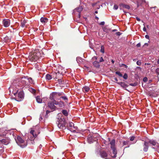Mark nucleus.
Instances as JSON below:
<instances>
[{
  "label": "nucleus",
  "mask_w": 159,
  "mask_h": 159,
  "mask_svg": "<svg viewBox=\"0 0 159 159\" xmlns=\"http://www.w3.org/2000/svg\"><path fill=\"white\" fill-rule=\"evenodd\" d=\"M42 56H40V53L39 51L36 50L31 52L29 58L32 61H35Z\"/></svg>",
  "instance_id": "obj_1"
},
{
  "label": "nucleus",
  "mask_w": 159,
  "mask_h": 159,
  "mask_svg": "<svg viewBox=\"0 0 159 159\" xmlns=\"http://www.w3.org/2000/svg\"><path fill=\"white\" fill-rule=\"evenodd\" d=\"M19 88H16V90H13L12 92L13 93L15 96H16L15 99L17 101H21L24 98V94L22 90H20V91L18 93Z\"/></svg>",
  "instance_id": "obj_2"
},
{
  "label": "nucleus",
  "mask_w": 159,
  "mask_h": 159,
  "mask_svg": "<svg viewBox=\"0 0 159 159\" xmlns=\"http://www.w3.org/2000/svg\"><path fill=\"white\" fill-rule=\"evenodd\" d=\"M56 123L58 127L60 129H66V122L63 116H62L60 118H58L56 122Z\"/></svg>",
  "instance_id": "obj_3"
},
{
  "label": "nucleus",
  "mask_w": 159,
  "mask_h": 159,
  "mask_svg": "<svg viewBox=\"0 0 159 159\" xmlns=\"http://www.w3.org/2000/svg\"><path fill=\"white\" fill-rule=\"evenodd\" d=\"M27 82H26V77H23L17 83L16 87H18L19 89L22 90V88L27 85Z\"/></svg>",
  "instance_id": "obj_4"
},
{
  "label": "nucleus",
  "mask_w": 159,
  "mask_h": 159,
  "mask_svg": "<svg viewBox=\"0 0 159 159\" xmlns=\"http://www.w3.org/2000/svg\"><path fill=\"white\" fill-rule=\"evenodd\" d=\"M15 140L18 144L22 148L25 147L27 145V142H25L20 136H18Z\"/></svg>",
  "instance_id": "obj_5"
},
{
  "label": "nucleus",
  "mask_w": 159,
  "mask_h": 159,
  "mask_svg": "<svg viewBox=\"0 0 159 159\" xmlns=\"http://www.w3.org/2000/svg\"><path fill=\"white\" fill-rule=\"evenodd\" d=\"M63 94H64L63 93L53 92L50 94L49 97V99L52 100L57 99V96H60L61 95H63Z\"/></svg>",
  "instance_id": "obj_6"
},
{
  "label": "nucleus",
  "mask_w": 159,
  "mask_h": 159,
  "mask_svg": "<svg viewBox=\"0 0 159 159\" xmlns=\"http://www.w3.org/2000/svg\"><path fill=\"white\" fill-rule=\"evenodd\" d=\"M51 101H49L48 102V107L52 110H55L56 109V107L54 105L55 102L53 100L50 99Z\"/></svg>",
  "instance_id": "obj_7"
},
{
  "label": "nucleus",
  "mask_w": 159,
  "mask_h": 159,
  "mask_svg": "<svg viewBox=\"0 0 159 159\" xmlns=\"http://www.w3.org/2000/svg\"><path fill=\"white\" fill-rule=\"evenodd\" d=\"M68 128L71 132H75L77 127L74 126V124L73 123L69 122Z\"/></svg>",
  "instance_id": "obj_8"
},
{
  "label": "nucleus",
  "mask_w": 159,
  "mask_h": 159,
  "mask_svg": "<svg viewBox=\"0 0 159 159\" xmlns=\"http://www.w3.org/2000/svg\"><path fill=\"white\" fill-rule=\"evenodd\" d=\"M2 24L5 27H9L10 24V21L9 19H4L2 21Z\"/></svg>",
  "instance_id": "obj_9"
},
{
  "label": "nucleus",
  "mask_w": 159,
  "mask_h": 159,
  "mask_svg": "<svg viewBox=\"0 0 159 159\" xmlns=\"http://www.w3.org/2000/svg\"><path fill=\"white\" fill-rule=\"evenodd\" d=\"M111 149L112 150V153L111 154V156L113 158H116V154L117 153L116 148Z\"/></svg>",
  "instance_id": "obj_10"
},
{
  "label": "nucleus",
  "mask_w": 159,
  "mask_h": 159,
  "mask_svg": "<svg viewBox=\"0 0 159 159\" xmlns=\"http://www.w3.org/2000/svg\"><path fill=\"white\" fill-rule=\"evenodd\" d=\"M0 142L3 144L7 145L9 143V140L7 138H5L2 139H0Z\"/></svg>",
  "instance_id": "obj_11"
},
{
  "label": "nucleus",
  "mask_w": 159,
  "mask_h": 159,
  "mask_svg": "<svg viewBox=\"0 0 159 159\" xmlns=\"http://www.w3.org/2000/svg\"><path fill=\"white\" fill-rule=\"evenodd\" d=\"M148 142L146 141H145L143 145V150L146 152L148 151Z\"/></svg>",
  "instance_id": "obj_12"
},
{
  "label": "nucleus",
  "mask_w": 159,
  "mask_h": 159,
  "mask_svg": "<svg viewBox=\"0 0 159 159\" xmlns=\"http://www.w3.org/2000/svg\"><path fill=\"white\" fill-rule=\"evenodd\" d=\"M53 101L55 102V105H58V106L60 107H62L64 106V103L62 101H57L55 99H53Z\"/></svg>",
  "instance_id": "obj_13"
},
{
  "label": "nucleus",
  "mask_w": 159,
  "mask_h": 159,
  "mask_svg": "<svg viewBox=\"0 0 159 159\" xmlns=\"http://www.w3.org/2000/svg\"><path fill=\"white\" fill-rule=\"evenodd\" d=\"M100 155L102 157L107 159L108 154L106 152L102 151L100 152Z\"/></svg>",
  "instance_id": "obj_14"
},
{
  "label": "nucleus",
  "mask_w": 159,
  "mask_h": 159,
  "mask_svg": "<svg viewBox=\"0 0 159 159\" xmlns=\"http://www.w3.org/2000/svg\"><path fill=\"white\" fill-rule=\"evenodd\" d=\"M34 131L32 129L30 131V133L33 136V137L30 138L31 140H33L37 136V135L36 134H34Z\"/></svg>",
  "instance_id": "obj_15"
},
{
  "label": "nucleus",
  "mask_w": 159,
  "mask_h": 159,
  "mask_svg": "<svg viewBox=\"0 0 159 159\" xmlns=\"http://www.w3.org/2000/svg\"><path fill=\"white\" fill-rule=\"evenodd\" d=\"M48 21V19L46 17H42L40 19V21L43 24H45Z\"/></svg>",
  "instance_id": "obj_16"
},
{
  "label": "nucleus",
  "mask_w": 159,
  "mask_h": 159,
  "mask_svg": "<svg viewBox=\"0 0 159 159\" xmlns=\"http://www.w3.org/2000/svg\"><path fill=\"white\" fill-rule=\"evenodd\" d=\"M111 145V148H116L115 147V140L114 139L111 140L110 143Z\"/></svg>",
  "instance_id": "obj_17"
},
{
  "label": "nucleus",
  "mask_w": 159,
  "mask_h": 159,
  "mask_svg": "<svg viewBox=\"0 0 159 159\" xmlns=\"http://www.w3.org/2000/svg\"><path fill=\"white\" fill-rule=\"evenodd\" d=\"M117 83L123 88H126L128 87V85L124 82H117Z\"/></svg>",
  "instance_id": "obj_18"
},
{
  "label": "nucleus",
  "mask_w": 159,
  "mask_h": 159,
  "mask_svg": "<svg viewBox=\"0 0 159 159\" xmlns=\"http://www.w3.org/2000/svg\"><path fill=\"white\" fill-rule=\"evenodd\" d=\"M90 90V88L89 87L85 86L83 87L82 88V90L84 93L88 92Z\"/></svg>",
  "instance_id": "obj_19"
},
{
  "label": "nucleus",
  "mask_w": 159,
  "mask_h": 159,
  "mask_svg": "<svg viewBox=\"0 0 159 159\" xmlns=\"http://www.w3.org/2000/svg\"><path fill=\"white\" fill-rule=\"evenodd\" d=\"M87 141L89 143H91L93 142V140L92 136H90L88 138Z\"/></svg>",
  "instance_id": "obj_20"
},
{
  "label": "nucleus",
  "mask_w": 159,
  "mask_h": 159,
  "mask_svg": "<svg viewBox=\"0 0 159 159\" xmlns=\"http://www.w3.org/2000/svg\"><path fill=\"white\" fill-rule=\"evenodd\" d=\"M93 64L94 66L97 68L99 67V63L97 61H94L93 63Z\"/></svg>",
  "instance_id": "obj_21"
},
{
  "label": "nucleus",
  "mask_w": 159,
  "mask_h": 159,
  "mask_svg": "<svg viewBox=\"0 0 159 159\" xmlns=\"http://www.w3.org/2000/svg\"><path fill=\"white\" fill-rule=\"evenodd\" d=\"M3 41L5 42H8L10 41V39L8 36H6L4 38Z\"/></svg>",
  "instance_id": "obj_22"
},
{
  "label": "nucleus",
  "mask_w": 159,
  "mask_h": 159,
  "mask_svg": "<svg viewBox=\"0 0 159 159\" xmlns=\"http://www.w3.org/2000/svg\"><path fill=\"white\" fill-rule=\"evenodd\" d=\"M120 6H122L123 7L125 8L128 9H129L130 8V7L128 5H125V4H121L120 5Z\"/></svg>",
  "instance_id": "obj_23"
},
{
  "label": "nucleus",
  "mask_w": 159,
  "mask_h": 159,
  "mask_svg": "<svg viewBox=\"0 0 159 159\" xmlns=\"http://www.w3.org/2000/svg\"><path fill=\"white\" fill-rule=\"evenodd\" d=\"M36 100L37 102L38 103H41L42 102V100L41 98H40V97L39 96H38L36 97Z\"/></svg>",
  "instance_id": "obj_24"
},
{
  "label": "nucleus",
  "mask_w": 159,
  "mask_h": 159,
  "mask_svg": "<svg viewBox=\"0 0 159 159\" xmlns=\"http://www.w3.org/2000/svg\"><path fill=\"white\" fill-rule=\"evenodd\" d=\"M148 142V144L149 143L151 144L154 146L157 143L155 141L153 140H149Z\"/></svg>",
  "instance_id": "obj_25"
},
{
  "label": "nucleus",
  "mask_w": 159,
  "mask_h": 159,
  "mask_svg": "<svg viewBox=\"0 0 159 159\" xmlns=\"http://www.w3.org/2000/svg\"><path fill=\"white\" fill-rule=\"evenodd\" d=\"M26 82H27V84H28V81H29V82L30 84H32L33 83V81L32 80V79L31 78H26Z\"/></svg>",
  "instance_id": "obj_26"
},
{
  "label": "nucleus",
  "mask_w": 159,
  "mask_h": 159,
  "mask_svg": "<svg viewBox=\"0 0 159 159\" xmlns=\"http://www.w3.org/2000/svg\"><path fill=\"white\" fill-rule=\"evenodd\" d=\"M103 30L104 32L106 33H108L110 30V29H109L107 26H106L103 27Z\"/></svg>",
  "instance_id": "obj_27"
},
{
  "label": "nucleus",
  "mask_w": 159,
  "mask_h": 159,
  "mask_svg": "<svg viewBox=\"0 0 159 159\" xmlns=\"http://www.w3.org/2000/svg\"><path fill=\"white\" fill-rule=\"evenodd\" d=\"M46 78L47 80H50L52 79V77L50 74H47L46 76Z\"/></svg>",
  "instance_id": "obj_28"
},
{
  "label": "nucleus",
  "mask_w": 159,
  "mask_h": 159,
  "mask_svg": "<svg viewBox=\"0 0 159 159\" xmlns=\"http://www.w3.org/2000/svg\"><path fill=\"white\" fill-rule=\"evenodd\" d=\"M83 8L81 6L79 7L78 8L76 9L77 11L80 13V12L82 11Z\"/></svg>",
  "instance_id": "obj_29"
},
{
  "label": "nucleus",
  "mask_w": 159,
  "mask_h": 159,
  "mask_svg": "<svg viewBox=\"0 0 159 159\" xmlns=\"http://www.w3.org/2000/svg\"><path fill=\"white\" fill-rule=\"evenodd\" d=\"M26 23V20H24L23 21L21 22V26L22 27H24L25 26V24Z\"/></svg>",
  "instance_id": "obj_30"
},
{
  "label": "nucleus",
  "mask_w": 159,
  "mask_h": 159,
  "mask_svg": "<svg viewBox=\"0 0 159 159\" xmlns=\"http://www.w3.org/2000/svg\"><path fill=\"white\" fill-rule=\"evenodd\" d=\"M62 113L65 116H68V113L66 110H63L62 111Z\"/></svg>",
  "instance_id": "obj_31"
},
{
  "label": "nucleus",
  "mask_w": 159,
  "mask_h": 159,
  "mask_svg": "<svg viewBox=\"0 0 159 159\" xmlns=\"http://www.w3.org/2000/svg\"><path fill=\"white\" fill-rule=\"evenodd\" d=\"M61 98H62L66 102H67L68 101V98L66 96H62L61 97Z\"/></svg>",
  "instance_id": "obj_32"
},
{
  "label": "nucleus",
  "mask_w": 159,
  "mask_h": 159,
  "mask_svg": "<svg viewBox=\"0 0 159 159\" xmlns=\"http://www.w3.org/2000/svg\"><path fill=\"white\" fill-rule=\"evenodd\" d=\"M129 141H123L122 142V144L123 146L127 145L128 144Z\"/></svg>",
  "instance_id": "obj_33"
},
{
  "label": "nucleus",
  "mask_w": 159,
  "mask_h": 159,
  "mask_svg": "<svg viewBox=\"0 0 159 159\" xmlns=\"http://www.w3.org/2000/svg\"><path fill=\"white\" fill-rule=\"evenodd\" d=\"M120 67H124L126 68H128V66L127 65L123 64H120Z\"/></svg>",
  "instance_id": "obj_34"
},
{
  "label": "nucleus",
  "mask_w": 159,
  "mask_h": 159,
  "mask_svg": "<svg viewBox=\"0 0 159 159\" xmlns=\"http://www.w3.org/2000/svg\"><path fill=\"white\" fill-rule=\"evenodd\" d=\"M116 74L117 75H118L119 76L122 77V74L120 73V72L119 71H116Z\"/></svg>",
  "instance_id": "obj_35"
},
{
  "label": "nucleus",
  "mask_w": 159,
  "mask_h": 159,
  "mask_svg": "<svg viewBox=\"0 0 159 159\" xmlns=\"http://www.w3.org/2000/svg\"><path fill=\"white\" fill-rule=\"evenodd\" d=\"M101 52L102 53L104 52V48L103 46H102L101 47Z\"/></svg>",
  "instance_id": "obj_36"
},
{
  "label": "nucleus",
  "mask_w": 159,
  "mask_h": 159,
  "mask_svg": "<svg viewBox=\"0 0 159 159\" xmlns=\"http://www.w3.org/2000/svg\"><path fill=\"white\" fill-rule=\"evenodd\" d=\"M136 64L138 66H140L141 64V61L140 60L136 62Z\"/></svg>",
  "instance_id": "obj_37"
},
{
  "label": "nucleus",
  "mask_w": 159,
  "mask_h": 159,
  "mask_svg": "<svg viewBox=\"0 0 159 159\" xmlns=\"http://www.w3.org/2000/svg\"><path fill=\"white\" fill-rule=\"evenodd\" d=\"M123 78L125 79H127L128 78V75L127 74L125 73L123 76Z\"/></svg>",
  "instance_id": "obj_38"
},
{
  "label": "nucleus",
  "mask_w": 159,
  "mask_h": 159,
  "mask_svg": "<svg viewBox=\"0 0 159 159\" xmlns=\"http://www.w3.org/2000/svg\"><path fill=\"white\" fill-rule=\"evenodd\" d=\"M118 6L117 5L115 4L114 6L113 9L115 10H116L118 9Z\"/></svg>",
  "instance_id": "obj_39"
},
{
  "label": "nucleus",
  "mask_w": 159,
  "mask_h": 159,
  "mask_svg": "<svg viewBox=\"0 0 159 159\" xmlns=\"http://www.w3.org/2000/svg\"><path fill=\"white\" fill-rule=\"evenodd\" d=\"M97 60V57L94 56L92 58V60L93 61H96Z\"/></svg>",
  "instance_id": "obj_40"
},
{
  "label": "nucleus",
  "mask_w": 159,
  "mask_h": 159,
  "mask_svg": "<svg viewBox=\"0 0 159 159\" xmlns=\"http://www.w3.org/2000/svg\"><path fill=\"white\" fill-rule=\"evenodd\" d=\"M58 81L60 84H62V80L61 79H58Z\"/></svg>",
  "instance_id": "obj_41"
},
{
  "label": "nucleus",
  "mask_w": 159,
  "mask_h": 159,
  "mask_svg": "<svg viewBox=\"0 0 159 159\" xmlns=\"http://www.w3.org/2000/svg\"><path fill=\"white\" fill-rule=\"evenodd\" d=\"M135 138V137L134 136H132L130 137V140L131 141H133L134 140V139Z\"/></svg>",
  "instance_id": "obj_42"
},
{
  "label": "nucleus",
  "mask_w": 159,
  "mask_h": 159,
  "mask_svg": "<svg viewBox=\"0 0 159 159\" xmlns=\"http://www.w3.org/2000/svg\"><path fill=\"white\" fill-rule=\"evenodd\" d=\"M30 90H31V91H32V92H33V93H35L36 92L35 90L33 89H32V88Z\"/></svg>",
  "instance_id": "obj_43"
},
{
  "label": "nucleus",
  "mask_w": 159,
  "mask_h": 159,
  "mask_svg": "<svg viewBox=\"0 0 159 159\" xmlns=\"http://www.w3.org/2000/svg\"><path fill=\"white\" fill-rule=\"evenodd\" d=\"M116 34L117 36H120V35L121 34L120 33V32H118L116 33Z\"/></svg>",
  "instance_id": "obj_44"
},
{
  "label": "nucleus",
  "mask_w": 159,
  "mask_h": 159,
  "mask_svg": "<svg viewBox=\"0 0 159 159\" xmlns=\"http://www.w3.org/2000/svg\"><path fill=\"white\" fill-rule=\"evenodd\" d=\"M103 61H104V60L103 59V58L102 57H101V58H100V60H99L100 62H102Z\"/></svg>",
  "instance_id": "obj_45"
},
{
  "label": "nucleus",
  "mask_w": 159,
  "mask_h": 159,
  "mask_svg": "<svg viewBox=\"0 0 159 159\" xmlns=\"http://www.w3.org/2000/svg\"><path fill=\"white\" fill-rule=\"evenodd\" d=\"M130 85L131 86H136V84H135V83H134V84L131 83V84H130Z\"/></svg>",
  "instance_id": "obj_46"
},
{
  "label": "nucleus",
  "mask_w": 159,
  "mask_h": 159,
  "mask_svg": "<svg viewBox=\"0 0 159 159\" xmlns=\"http://www.w3.org/2000/svg\"><path fill=\"white\" fill-rule=\"evenodd\" d=\"M147 80H148V79H147V77H145L143 79V81L144 82H146L147 81Z\"/></svg>",
  "instance_id": "obj_47"
},
{
  "label": "nucleus",
  "mask_w": 159,
  "mask_h": 159,
  "mask_svg": "<svg viewBox=\"0 0 159 159\" xmlns=\"http://www.w3.org/2000/svg\"><path fill=\"white\" fill-rule=\"evenodd\" d=\"M105 24V22L104 21L101 22L100 24V25H104Z\"/></svg>",
  "instance_id": "obj_48"
},
{
  "label": "nucleus",
  "mask_w": 159,
  "mask_h": 159,
  "mask_svg": "<svg viewBox=\"0 0 159 159\" xmlns=\"http://www.w3.org/2000/svg\"><path fill=\"white\" fill-rule=\"evenodd\" d=\"M141 46V44H140V43H138L137 44V45L136 46H137V47H140Z\"/></svg>",
  "instance_id": "obj_49"
},
{
  "label": "nucleus",
  "mask_w": 159,
  "mask_h": 159,
  "mask_svg": "<svg viewBox=\"0 0 159 159\" xmlns=\"http://www.w3.org/2000/svg\"><path fill=\"white\" fill-rule=\"evenodd\" d=\"M145 37L148 39H149V36L148 35H146L145 36Z\"/></svg>",
  "instance_id": "obj_50"
},
{
  "label": "nucleus",
  "mask_w": 159,
  "mask_h": 159,
  "mask_svg": "<svg viewBox=\"0 0 159 159\" xmlns=\"http://www.w3.org/2000/svg\"><path fill=\"white\" fill-rule=\"evenodd\" d=\"M143 30L144 32H146V29L145 26L143 27Z\"/></svg>",
  "instance_id": "obj_51"
},
{
  "label": "nucleus",
  "mask_w": 159,
  "mask_h": 159,
  "mask_svg": "<svg viewBox=\"0 0 159 159\" xmlns=\"http://www.w3.org/2000/svg\"><path fill=\"white\" fill-rule=\"evenodd\" d=\"M136 19H137V20L138 21H140V18H139L138 17H137L136 18Z\"/></svg>",
  "instance_id": "obj_52"
},
{
  "label": "nucleus",
  "mask_w": 159,
  "mask_h": 159,
  "mask_svg": "<svg viewBox=\"0 0 159 159\" xmlns=\"http://www.w3.org/2000/svg\"><path fill=\"white\" fill-rule=\"evenodd\" d=\"M157 71L158 75H159V68L157 69Z\"/></svg>",
  "instance_id": "obj_53"
},
{
  "label": "nucleus",
  "mask_w": 159,
  "mask_h": 159,
  "mask_svg": "<svg viewBox=\"0 0 159 159\" xmlns=\"http://www.w3.org/2000/svg\"><path fill=\"white\" fill-rule=\"evenodd\" d=\"M50 112V111L48 110H47L46 111V114H48L49 112Z\"/></svg>",
  "instance_id": "obj_54"
},
{
  "label": "nucleus",
  "mask_w": 159,
  "mask_h": 159,
  "mask_svg": "<svg viewBox=\"0 0 159 159\" xmlns=\"http://www.w3.org/2000/svg\"><path fill=\"white\" fill-rule=\"evenodd\" d=\"M96 4V3H93L92 4V5L93 7H94Z\"/></svg>",
  "instance_id": "obj_55"
},
{
  "label": "nucleus",
  "mask_w": 159,
  "mask_h": 159,
  "mask_svg": "<svg viewBox=\"0 0 159 159\" xmlns=\"http://www.w3.org/2000/svg\"><path fill=\"white\" fill-rule=\"evenodd\" d=\"M117 31L116 29H114L112 30V32H115Z\"/></svg>",
  "instance_id": "obj_56"
},
{
  "label": "nucleus",
  "mask_w": 159,
  "mask_h": 159,
  "mask_svg": "<svg viewBox=\"0 0 159 159\" xmlns=\"http://www.w3.org/2000/svg\"><path fill=\"white\" fill-rule=\"evenodd\" d=\"M111 61L112 63V64H114V61L113 60H111Z\"/></svg>",
  "instance_id": "obj_57"
},
{
  "label": "nucleus",
  "mask_w": 159,
  "mask_h": 159,
  "mask_svg": "<svg viewBox=\"0 0 159 159\" xmlns=\"http://www.w3.org/2000/svg\"><path fill=\"white\" fill-rule=\"evenodd\" d=\"M114 80L116 81H118V80H117V78H115Z\"/></svg>",
  "instance_id": "obj_58"
},
{
  "label": "nucleus",
  "mask_w": 159,
  "mask_h": 159,
  "mask_svg": "<svg viewBox=\"0 0 159 159\" xmlns=\"http://www.w3.org/2000/svg\"><path fill=\"white\" fill-rule=\"evenodd\" d=\"M133 61H136V59H133Z\"/></svg>",
  "instance_id": "obj_59"
},
{
  "label": "nucleus",
  "mask_w": 159,
  "mask_h": 159,
  "mask_svg": "<svg viewBox=\"0 0 159 159\" xmlns=\"http://www.w3.org/2000/svg\"><path fill=\"white\" fill-rule=\"evenodd\" d=\"M95 18L97 20H98V17H97V16H96Z\"/></svg>",
  "instance_id": "obj_60"
},
{
  "label": "nucleus",
  "mask_w": 159,
  "mask_h": 159,
  "mask_svg": "<svg viewBox=\"0 0 159 159\" xmlns=\"http://www.w3.org/2000/svg\"><path fill=\"white\" fill-rule=\"evenodd\" d=\"M98 13V11H95V13L97 14V13Z\"/></svg>",
  "instance_id": "obj_61"
},
{
  "label": "nucleus",
  "mask_w": 159,
  "mask_h": 159,
  "mask_svg": "<svg viewBox=\"0 0 159 159\" xmlns=\"http://www.w3.org/2000/svg\"><path fill=\"white\" fill-rule=\"evenodd\" d=\"M42 119H43V118H42V117L41 116H40V119L42 120Z\"/></svg>",
  "instance_id": "obj_62"
},
{
  "label": "nucleus",
  "mask_w": 159,
  "mask_h": 159,
  "mask_svg": "<svg viewBox=\"0 0 159 159\" xmlns=\"http://www.w3.org/2000/svg\"><path fill=\"white\" fill-rule=\"evenodd\" d=\"M59 74V73H55V74L56 75H57V74Z\"/></svg>",
  "instance_id": "obj_63"
},
{
  "label": "nucleus",
  "mask_w": 159,
  "mask_h": 159,
  "mask_svg": "<svg viewBox=\"0 0 159 159\" xmlns=\"http://www.w3.org/2000/svg\"><path fill=\"white\" fill-rule=\"evenodd\" d=\"M158 63L159 64V59H158Z\"/></svg>",
  "instance_id": "obj_64"
}]
</instances>
